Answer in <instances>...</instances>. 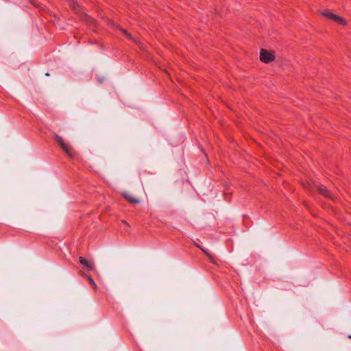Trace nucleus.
Returning a JSON list of instances; mask_svg holds the SVG:
<instances>
[{
  "label": "nucleus",
  "mask_w": 351,
  "mask_h": 351,
  "mask_svg": "<svg viewBox=\"0 0 351 351\" xmlns=\"http://www.w3.org/2000/svg\"><path fill=\"white\" fill-rule=\"evenodd\" d=\"M260 59L264 63H269L274 60L275 56L267 50L261 49L260 51Z\"/></svg>",
  "instance_id": "nucleus-1"
},
{
  "label": "nucleus",
  "mask_w": 351,
  "mask_h": 351,
  "mask_svg": "<svg viewBox=\"0 0 351 351\" xmlns=\"http://www.w3.org/2000/svg\"><path fill=\"white\" fill-rule=\"evenodd\" d=\"M321 14L327 18L331 19L332 20L336 21L337 23H338L339 24L343 25L346 23L344 19L340 17L338 15L332 14V13L330 12L329 11H322V12H321Z\"/></svg>",
  "instance_id": "nucleus-2"
},
{
  "label": "nucleus",
  "mask_w": 351,
  "mask_h": 351,
  "mask_svg": "<svg viewBox=\"0 0 351 351\" xmlns=\"http://www.w3.org/2000/svg\"><path fill=\"white\" fill-rule=\"evenodd\" d=\"M55 140L57 141V143H59V145L61 146L62 149L69 156H71V154L70 153L68 147H66V145L64 144V143L63 142V140L62 138L59 136L58 135H55Z\"/></svg>",
  "instance_id": "nucleus-3"
},
{
  "label": "nucleus",
  "mask_w": 351,
  "mask_h": 351,
  "mask_svg": "<svg viewBox=\"0 0 351 351\" xmlns=\"http://www.w3.org/2000/svg\"><path fill=\"white\" fill-rule=\"evenodd\" d=\"M80 263L85 266L88 270H93L94 269V265L92 263L88 261L86 258L80 256L79 257Z\"/></svg>",
  "instance_id": "nucleus-4"
},
{
  "label": "nucleus",
  "mask_w": 351,
  "mask_h": 351,
  "mask_svg": "<svg viewBox=\"0 0 351 351\" xmlns=\"http://www.w3.org/2000/svg\"><path fill=\"white\" fill-rule=\"evenodd\" d=\"M319 193L320 194H322V195L324 196H326V197H330V198H332V197L331 196L330 192L328 191V190L324 186H316Z\"/></svg>",
  "instance_id": "nucleus-5"
},
{
  "label": "nucleus",
  "mask_w": 351,
  "mask_h": 351,
  "mask_svg": "<svg viewBox=\"0 0 351 351\" xmlns=\"http://www.w3.org/2000/svg\"><path fill=\"white\" fill-rule=\"evenodd\" d=\"M123 196L130 203L133 204H138L140 202V200L138 199L136 197H132L129 193H123Z\"/></svg>",
  "instance_id": "nucleus-6"
},
{
  "label": "nucleus",
  "mask_w": 351,
  "mask_h": 351,
  "mask_svg": "<svg viewBox=\"0 0 351 351\" xmlns=\"http://www.w3.org/2000/svg\"><path fill=\"white\" fill-rule=\"evenodd\" d=\"M88 281H89V283L92 285V287H93V289H97V285H96V283L94 282V280H93V278L90 276H88Z\"/></svg>",
  "instance_id": "nucleus-7"
},
{
  "label": "nucleus",
  "mask_w": 351,
  "mask_h": 351,
  "mask_svg": "<svg viewBox=\"0 0 351 351\" xmlns=\"http://www.w3.org/2000/svg\"><path fill=\"white\" fill-rule=\"evenodd\" d=\"M121 31H122V32H123V34H125V35L126 36H128L129 38L134 40V38H132V36L129 33H128V32H127L125 29H121Z\"/></svg>",
  "instance_id": "nucleus-8"
},
{
  "label": "nucleus",
  "mask_w": 351,
  "mask_h": 351,
  "mask_svg": "<svg viewBox=\"0 0 351 351\" xmlns=\"http://www.w3.org/2000/svg\"><path fill=\"white\" fill-rule=\"evenodd\" d=\"M198 247H199V249H201V250H202V251H203V252L206 254V256H208V257H210V254H209L208 252H207L206 251H205V250H204L202 247H200V246H198Z\"/></svg>",
  "instance_id": "nucleus-9"
}]
</instances>
